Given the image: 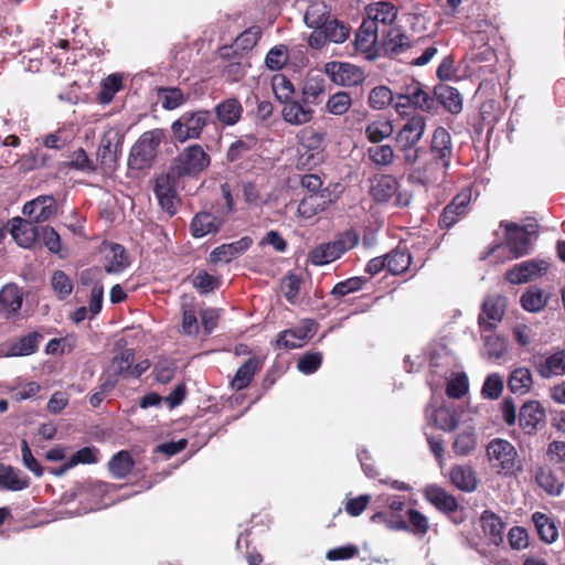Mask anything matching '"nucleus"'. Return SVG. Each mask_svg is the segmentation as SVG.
I'll use <instances>...</instances> for the list:
<instances>
[{
	"instance_id": "f257e3e1",
	"label": "nucleus",
	"mask_w": 565,
	"mask_h": 565,
	"mask_svg": "<svg viewBox=\"0 0 565 565\" xmlns=\"http://www.w3.org/2000/svg\"><path fill=\"white\" fill-rule=\"evenodd\" d=\"M393 107L402 117L408 115L411 108L433 114L436 111V102L424 84L408 76L397 87Z\"/></svg>"
},
{
	"instance_id": "f03ea898",
	"label": "nucleus",
	"mask_w": 565,
	"mask_h": 565,
	"mask_svg": "<svg viewBox=\"0 0 565 565\" xmlns=\"http://www.w3.org/2000/svg\"><path fill=\"white\" fill-rule=\"evenodd\" d=\"M426 129V118L419 114L412 115L395 136V145L403 153L406 164L413 166L420 158L423 148L418 142Z\"/></svg>"
},
{
	"instance_id": "7ed1b4c3",
	"label": "nucleus",
	"mask_w": 565,
	"mask_h": 565,
	"mask_svg": "<svg viewBox=\"0 0 565 565\" xmlns=\"http://www.w3.org/2000/svg\"><path fill=\"white\" fill-rule=\"evenodd\" d=\"M360 235L349 228L339 233L331 242L321 243L308 254L309 262L315 266L328 265L339 259L345 252L359 245Z\"/></svg>"
},
{
	"instance_id": "20e7f679",
	"label": "nucleus",
	"mask_w": 565,
	"mask_h": 565,
	"mask_svg": "<svg viewBox=\"0 0 565 565\" xmlns=\"http://www.w3.org/2000/svg\"><path fill=\"white\" fill-rule=\"evenodd\" d=\"M124 134L117 127H108L100 137L96 151L97 169L104 173H113L118 166L122 152Z\"/></svg>"
},
{
	"instance_id": "39448f33",
	"label": "nucleus",
	"mask_w": 565,
	"mask_h": 565,
	"mask_svg": "<svg viewBox=\"0 0 565 565\" xmlns=\"http://www.w3.org/2000/svg\"><path fill=\"white\" fill-rule=\"evenodd\" d=\"M163 136L160 129L145 131L130 149L128 167L139 171L149 169L157 157Z\"/></svg>"
},
{
	"instance_id": "423d86ee",
	"label": "nucleus",
	"mask_w": 565,
	"mask_h": 565,
	"mask_svg": "<svg viewBox=\"0 0 565 565\" xmlns=\"http://www.w3.org/2000/svg\"><path fill=\"white\" fill-rule=\"evenodd\" d=\"M487 457L492 468L505 476H512L520 469L518 451L508 440L502 438L492 439L486 449Z\"/></svg>"
},
{
	"instance_id": "0eeeda50",
	"label": "nucleus",
	"mask_w": 565,
	"mask_h": 565,
	"mask_svg": "<svg viewBox=\"0 0 565 565\" xmlns=\"http://www.w3.org/2000/svg\"><path fill=\"white\" fill-rule=\"evenodd\" d=\"M424 499L438 512L445 514L455 524H461L465 519L463 508L459 507L457 499L438 484H428L423 489Z\"/></svg>"
},
{
	"instance_id": "6e6552de",
	"label": "nucleus",
	"mask_w": 565,
	"mask_h": 565,
	"mask_svg": "<svg viewBox=\"0 0 565 565\" xmlns=\"http://www.w3.org/2000/svg\"><path fill=\"white\" fill-rule=\"evenodd\" d=\"M211 119V113L205 109L185 111L179 119L172 122L171 131L178 142H185L189 139H199L204 127Z\"/></svg>"
},
{
	"instance_id": "1a4fd4ad",
	"label": "nucleus",
	"mask_w": 565,
	"mask_h": 565,
	"mask_svg": "<svg viewBox=\"0 0 565 565\" xmlns=\"http://www.w3.org/2000/svg\"><path fill=\"white\" fill-rule=\"evenodd\" d=\"M179 178H181V175H177L173 169L170 168L167 173L158 175L154 181V195L161 209L167 212L169 216H173L177 213L178 204L180 203L177 192Z\"/></svg>"
},
{
	"instance_id": "9d476101",
	"label": "nucleus",
	"mask_w": 565,
	"mask_h": 565,
	"mask_svg": "<svg viewBox=\"0 0 565 565\" xmlns=\"http://www.w3.org/2000/svg\"><path fill=\"white\" fill-rule=\"evenodd\" d=\"M210 166V156L200 145L186 147L175 158L171 169L177 175H196Z\"/></svg>"
},
{
	"instance_id": "9b49d317",
	"label": "nucleus",
	"mask_w": 565,
	"mask_h": 565,
	"mask_svg": "<svg viewBox=\"0 0 565 565\" xmlns=\"http://www.w3.org/2000/svg\"><path fill=\"white\" fill-rule=\"evenodd\" d=\"M350 35V26L335 19L330 18L326 24L321 25V29L312 31L308 38V45L311 49L320 50L327 43H343Z\"/></svg>"
},
{
	"instance_id": "f8f14e48",
	"label": "nucleus",
	"mask_w": 565,
	"mask_h": 565,
	"mask_svg": "<svg viewBox=\"0 0 565 565\" xmlns=\"http://www.w3.org/2000/svg\"><path fill=\"white\" fill-rule=\"evenodd\" d=\"M317 329L318 324L315 320L306 319L301 324L279 332L275 341V349L300 348L315 335Z\"/></svg>"
},
{
	"instance_id": "ddd939ff",
	"label": "nucleus",
	"mask_w": 565,
	"mask_h": 565,
	"mask_svg": "<svg viewBox=\"0 0 565 565\" xmlns=\"http://www.w3.org/2000/svg\"><path fill=\"white\" fill-rule=\"evenodd\" d=\"M548 268L550 264L543 259L524 260L509 268L504 278L511 285H522L545 275Z\"/></svg>"
},
{
	"instance_id": "4468645a",
	"label": "nucleus",
	"mask_w": 565,
	"mask_h": 565,
	"mask_svg": "<svg viewBox=\"0 0 565 565\" xmlns=\"http://www.w3.org/2000/svg\"><path fill=\"white\" fill-rule=\"evenodd\" d=\"M472 192L470 188L462 189L444 207L438 218L440 228L449 230L469 212Z\"/></svg>"
},
{
	"instance_id": "2eb2a0df",
	"label": "nucleus",
	"mask_w": 565,
	"mask_h": 565,
	"mask_svg": "<svg viewBox=\"0 0 565 565\" xmlns=\"http://www.w3.org/2000/svg\"><path fill=\"white\" fill-rule=\"evenodd\" d=\"M531 363L542 379H552L565 375V349L557 350L551 354H533Z\"/></svg>"
},
{
	"instance_id": "dca6fc26",
	"label": "nucleus",
	"mask_w": 565,
	"mask_h": 565,
	"mask_svg": "<svg viewBox=\"0 0 565 565\" xmlns=\"http://www.w3.org/2000/svg\"><path fill=\"white\" fill-rule=\"evenodd\" d=\"M546 423L545 408L539 401L525 402L519 412V425L527 436H534Z\"/></svg>"
},
{
	"instance_id": "f3484780",
	"label": "nucleus",
	"mask_w": 565,
	"mask_h": 565,
	"mask_svg": "<svg viewBox=\"0 0 565 565\" xmlns=\"http://www.w3.org/2000/svg\"><path fill=\"white\" fill-rule=\"evenodd\" d=\"M505 246L509 249V259H518L527 255L531 250V233L514 223L505 225Z\"/></svg>"
},
{
	"instance_id": "a211bd4d",
	"label": "nucleus",
	"mask_w": 565,
	"mask_h": 565,
	"mask_svg": "<svg viewBox=\"0 0 565 565\" xmlns=\"http://www.w3.org/2000/svg\"><path fill=\"white\" fill-rule=\"evenodd\" d=\"M338 201V195H333L330 188L305 196L298 204V213L305 218H311L315 215L324 212Z\"/></svg>"
},
{
	"instance_id": "6ab92c4d",
	"label": "nucleus",
	"mask_w": 565,
	"mask_h": 565,
	"mask_svg": "<svg viewBox=\"0 0 565 565\" xmlns=\"http://www.w3.org/2000/svg\"><path fill=\"white\" fill-rule=\"evenodd\" d=\"M482 313L479 315V326L484 331H493L503 319L505 312V298L500 295H490L482 302Z\"/></svg>"
},
{
	"instance_id": "aec40b11",
	"label": "nucleus",
	"mask_w": 565,
	"mask_h": 565,
	"mask_svg": "<svg viewBox=\"0 0 565 565\" xmlns=\"http://www.w3.org/2000/svg\"><path fill=\"white\" fill-rule=\"evenodd\" d=\"M326 71L332 82L342 86H356L365 79L362 68L350 63L331 62L326 65Z\"/></svg>"
},
{
	"instance_id": "412c9836",
	"label": "nucleus",
	"mask_w": 565,
	"mask_h": 565,
	"mask_svg": "<svg viewBox=\"0 0 565 565\" xmlns=\"http://www.w3.org/2000/svg\"><path fill=\"white\" fill-rule=\"evenodd\" d=\"M429 151L431 158L441 162L445 171L449 169L452 158V138L445 127L438 126L431 137Z\"/></svg>"
},
{
	"instance_id": "4be33fe9",
	"label": "nucleus",
	"mask_w": 565,
	"mask_h": 565,
	"mask_svg": "<svg viewBox=\"0 0 565 565\" xmlns=\"http://www.w3.org/2000/svg\"><path fill=\"white\" fill-rule=\"evenodd\" d=\"M398 10L392 2H375L366 7L367 18L363 21H372L379 33L391 28L397 18Z\"/></svg>"
},
{
	"instance_id": "5701e85b",
	"label": "nucleus",
	"mask_w": 565,
	"mask_h": 565,
	"mask_svg": "<svg viewBox=\"0 0 565 565\" xmlns=\"http://www.w3.org/2000/svg\"><path fill=\"white\" fill-rule=\"evenodd\" d=\"M398 189V181L392 174H375L371 179L370 195L377 203L388 202Z\"/></svg>"
},
{
	"instance_id": "b1692460",
	"label": "nucleus",
	"mask_w": 565,
	"mask_h": 565,
	"mask_svg": "<svg viewBox=\"0 0 565 565\" xmlns=\"http://www.w3.org/2000/svg\"><path fill=\"white\" fill-rule=\"evenodd\" d=\"M104 269L107 274H119L129 266V256L125 247L118 243L104 245Z\"/></svg>"
},
{
	"instance_id": "393cba45",
	"label": "nucleus",
	"mask_w": 565,
	"mask_h": 565,
	"mask_svg": "<svg viewBox=\"0 0 565 565\" xmlns=\"http://www.w3.org/2000/svg\"><path fill=\"white\" fill-rule=\"evenodd\" d=\"M38 231L39 225H34L31 221L21 217L12 220L10 233L18 245L23 248H31L38 242Z\"/></svg>"
},
{
	"instance_id": "a878e982",
	"label": "nucleus",
	"mask_w": 565,
	"mask_h": 565,
	"mask_svg": "<svg viewBox=\"0 0 565 565\" xmlns=\"http://www.w3.org/2000/svg\"><path fill=\"white\" fill-rule=\"evenodd\" d=\"M53 196H39L23 205L22 212L33 223L47 221L55 212Z\"/></svg>"
},
{
	"instance_id": "bb28decb",
	"label": "nucleus",
	"mask_w": 565,
	"mask_h": 565,
	"mask_svg": "<svg viewBox=\"0 0 565 565\" xmlns=\"http://www.w3.org/2000/svg\"><path fill=\"white\" fill-rule=\"evenodd\" d=\"M531 475L540 488L550 495H558L563 489V481L556 476L553 469L545 465H535Z\"/></svg>"
},
{
	"instance_id": "cd10ccee",
	"label": "nucleus",
	"mask_w": 565,
	"mask_h": 565,
	"mask_svg": "<svg viewBox=\"0 0 565 565\" xmlns=\"http://www.w3.org/2000/svg\"><path fill=\"white\" fill-rule=\"evenodd\" d=\"M315 110L301 100L291 99L284 104L281 109L282 118L286 122L294 126H301L310 122Z\"/></svg>"
},
{
	"instance_id": "c85d7f7f",
	"label": "nucleus",
	"mask_w": 565,
	"mask_h": 565,
	"mask_svg": "<svg viewBox=\"0 0 565 565\" xmlns=\"http://www.w3.org/2000/svg\"><path fill=\"white\" fill-rule=\"evenodd\" d=\"M253 244L249 236H244L238 241L228 244H222L211 252V260L230 263L234 258L245 253Z\"/></svg>"
},
{
	"instance_id": "c756f323",
	"label": "nucleus",
	"mask_w": 565,
	"mask_h": 565,
	"mask_svg": "<svg viewBox=\"0 0 565 565\" xmlns=\"http://www.w3.org/2000/svg\"><path fill=\"white\" fill-rule=\"evenodd\" d=\"M436 106L440 104L447 111L459 114L462 110V99L457 88L439 84L434 88Z\"/></svg>"
},
{
	"instance_id": "7c9ffc66",
	"label": "nucleus",
	"mask_w": 565,
	"mask_h": 565,
	"mask_svg": "<svg viewBox=\"0 0 565 565\" xmlns=\"http://www.w3.org/2000/svg\"><path fill=\"white\" fill-rule=\"evenodd\" d=\"M23 297L19 287L8 284L0 290V315L9 318L15 315L22 307Z\"/></svg>"
},
{
	"instance_id": "2f4dec72",
	"label": "nucleus",
	"mask_w": 565,
	"mask_h": 565,
	"mask_svg": "<svg viewBox=\"0 0 565 565\" xmlns=\"http://www.w3.org/2000/svg\"><path fill=\"white\" fill-rule=\"evenodd\" d=\"M223 221L210 212H199L192 218L190 225L191 235L195 238H201L210 233H216Z\"/></svg>"
},
{
	"instance_id": "473e14b6",
	"label": "nucleus",
	"mask_w": 565,
	"mask_h": 565,
	"mask_svg": "<svg viewBox=\"0 0 565 565\" xmlns=\"http://www.w3.org/2000/svg\"><path fill=\"white\" fill-rule=\"evenodd\" d=\"M262 361L257 356H250L244 362L236 371L233 380L231 381V387L235 391H242L248 387L255 376V374L262 369Z\"/></svg>"
},
{
	"instance_id": "72a5a7b5",
	"label": "nucleus",
	"mask_w": 565,
	"mask_h": 565,
	"mask_svg": "<svg viewBox=\"0 0 565 565\" xmlns=\"http://www.w3.org/2000/svg\"><path fill=\"white\" fill-rule=\"evenodd\" d=\"M182 332L186 335L196 337L200 331L196 318V300L194 296L184 295L181 298Z\"/></svg>"
},
{
	"instance_id": "f704fd0d",
	"label": "nucleus",
	"mask_w": 565,
	"mask_h": 565,
	"mask_svg": "<svg viewBox=\"0 0 565 565\" xmlns=\"http://www.w3.org/2000/svg\"><path fill=\"white\" fill-rule=\"evenodd\" d=\"M480 523L484 534L489 536L491 543L500 545L503 542L505 523L498 514L491 510H484L481 513Z\"/></svg>"
},
{
	"instance_id": "c9c22d12",
	"label": "nucleus",
	"mask_w": 565,
	"mask_h": 565,
	"mask_svg": "<svg viewBox=\"0 0 565 565\" xmlns=\"http://www.w3.org/2000/svg\"><path fill=\"white\" fill-rule=\"evenodd\" d=\"M387 271L392 275H401L407 271L413 258L406 245L398 244L386 255Z\"/></svg>"
},
{
	"instance_id": "e433bc0d",
	"label": "nucleus",
	"mask_w": 565,
	"mask_h": 565,
	"mask_svg": "<svg viewBox=\"0 0 565 565\" xmlns=\"http://www.w3.org/2000/svg\"><path fill=\"white\" fill-rule=\"evenodd\" d=\"M0 486L9 491H21L30 486V478L19 469L0 463Z\"/></svg>"
},
{
	"instance_id": "4c0bfd02",
	"label": "nucleus",
	"mask_w": 565,
	"mask_h": 565,
	"mask_svg": "<svg viewBox=\"0 0 565 565\" xmlns=\"http://www.w3.org/2000/svg\"><path fill=\"white\" fill-rule=\"evenodd\" d=\"M43 340V334L38 331L28 333L26 335L20 337L13 342L6 356H26L35 353L39 349L40 342Z\"/></svg>"
},
{
	"instance_id": "58836bf2",
	"label": "nucleus",
	"mask_w": 565,
	"mask_h": 565,
	"mask_svg": "<svg viewBox=\"0 0 565 565\" xmlns=\"http://www.w3.org/2000/svg\"><path fill=\"white\" fill-rule=\"evenodd\" d=\"M243 106L237 98H227L215 106V115L220 122L233 126L239 121Z\"/></svg>"
},
{
	"instance_id": "ea45409f",
	"label": "nucleus",
	"mask_w": 565,
	"mask_h": 565,
	"mask_svg": "<svg viewBox=\"0 0 565 565\" xmlns=\"http://www.w3.org/2000/svg\"><path fill=\"white\" fill-rule=\"evenodd\" d=\"M331 18V9L323 1H312L305 12V23L308 28L317 31Z\"/></svg>"
},
{
	"instance_id": "a19ab883",
	"label": "nucleus",
	"mask_w": 565,
	"mask_h": 565,
	"mask_svg": "<svg viewBox=\"0 0 565 565\" xmlns=\"http://www.w3.org/2000/svg\"><path fill=\"white\" fill-rule=\"evenodd\" d=\"M135 465L130 452L128 450H120L109 459L108 470L113 478L121 480L131 473Z\"/></svg>"
},
{
	"instance_id": "79ce46f5",
	"label": "nucleus",
	"mask_w": 565,
	"mask_h": 565,
	"mask_svg": "<svg viewBox=\"0 0 565 565\" xmlns=\"http://www.w3.org/2000/svg\"><path fill=\"white\" fill-rule=\"evenodd\" d=\"M451 483L466 492H472L477 489L478 480L475 471L470 467L454 466L449 472Z\"/></svg>"
},
{
	"instance_id": "37998d69",
	"label": "nucleus",
	"mask_w": 565,
	"mask_h": 565,
	"mask_svg": "<svg viewBox=\"0 0 565 565\" xmlns=\"http://www.w3.org/2000/svg\"><path fill=\"white\" fill-rule=\"evenodd\" d=\"M405 522H399L397 527L404 532H409L414 535L424 536L429 530L428 519L425 514L415 509H407L405 511Z\"/></svg>"
},
{
	"instance_id": "c03bdc74",
	"label": "nucleus",
	"mask_w": 565,
	"mask_h": 565,
	"mask_svg": "<svg viewBox=\"0 0 565 565\" xmlns=\"http://www.w3.org/2000/svg\"><path fill=\"white\" fill-rule=\"evenodd\" d=\"M380 36L381 33L376 31L374 22L363 21L355 34L354 43L356 50L363 53L371 52Z\"/></svg>"
},
{
	"instance_id": "a18cd8bd",
	"label": "nucleus",
	"mask_w": 565,
	"mask_h": 565,
	"mask_svg": "<svg viewBox=\"0 0 565 565\" xmlns=\"http://www.w3.org/2000/svg\"><path fill=\"white\" fill-rule=\"evenodd\" d=\"M135 362V350L124 349L118 352L110 361L108 373L118 377L128 379L130 377V366Z\"/></svg>"
},
{
	"instance_id": "49530a36",
	"label": "nucleus",
	"mask_w": 565,
	"mask_h": 565,
	"mask_svg": "<svg viewBox=\"0 0 565 565\" xmlns=\"http://www.w3.org/2000/svg\"><path fill=\"white\" fill-rule=\"evenodd\" d=\"M532 385V373L525 366L514 369L509 375L508 387L514 394L524 395L530 392Z\"/></svg>"
},
{
	"instance_id": "de8ad7c7",
	"label": "nucleus",
	"mask_w": 565,
	"mask_h": 565,
	"mask_svg": "<svg viewBox=\"0 0 565 565\" xmlns=\"http://www.w3.org/2000/svg\"><path fill=\"white\" fill-rule=\"evenodd\" d=\"M381 38L387 52L397 54L408 47V38L401 28L392 25L381 34Z\"/></svg>"
},
{
	"instance_id": "09e8293b",
	"label": "nucleus",
	"mask_w": 565,
	"mask_h": 565,
	"mask_svg": "<svg viewBox=\"0 0 565 565\" xmlns=\"http://www.w3.org/2000/svg\"><path fill=\"white\" fill-rule=\"evenodd\" d=\"M393 132L392 121L383 117L369 122L364 130L366 139L372 143H380L391 137Z\"/></svg>"
},
{
	"instance_id": "8fccbe9b",
	"label": "nucleus",
	"mask_w": 565,
	"mask_h": 565,
	"mask_svg": "<svg viewBox=\"0 0 565 565\" xmlns=\"http://www.w3.org/2000/svg\"><path fill=\"white\" fill-rule=\"evenodd\" d=\"M468 58L472 64H482L481 68L493 73L494 64L497 62L495 51L488 44L483 43L480 46H473L468 52Z\"/></svg>"
},
{
	"instance_id": "3c124183",
	"label": "nucleus",
	"mask_w": 565,
	"mask_h": 565,
	"mask_svg": "<svg viewBox=\"0 0 565 565\" xmlns=\"http://www.w3.org/2000/svg\"><path fill=\"white\" fill-rule=\"evenodd\" d=\"M70 170H76L86 174H93L97 171V163L93 160L84 148H78L70 156V160L64 163Z\"/></svg>"
},
{
	"instance_id": "603ef678",
	"label": "nucleus",
	"mask_w": 565,
	"mask_h": 565,
	"mask_svg": "<svg viewBox=\"0 0 565 565\" xmlns=\"http://www.w3.org/2000/svg\"><path fill=\"white\" fill-rule=\"evenodd\" d=\"M396 102V90H391L385 85H379L371 89L367 104L372 109L382 110Z\"/></svg>"
},
{
	"instance_id": "864d4df0",
	"label": "nucleus",
	"mask_w": 565,
	"mask_h": 565,
	"mask_svg": "<svg viewBox=\"0 0 565 565\" xmlns=\"http://www.w3.org/2000/svg\"><path fill=\"white\" fill-rule=\"evenodd\" d=\"M532 521L536 527L537 534L545 543H553L558 536L555 523L544 513L535 512Z\"/></svg>"
},
{
	"instance_id": "5fc2aeb1",
	"label": "nucleus",
	"mask_w": 565,
	"mask_h": 565,
	"mask_svg": "<svg viewBox=\"0 0 565 565\" xmlns=\"http://www.w3.org/2000/svg\"><path fill=\"white\" fill-rule=\"evenodd\" d=\"M521 306L529 312H539L545 308L547 298L541 288L531 286L527 288L520 299Z\"/></svg>"
},
{
	"instance_id": "6e6d98bb",
	"label": "nucleus",
	"mask_w": 565,
	"mask_h": 565,
	"mask_svg": "<svg viewBox=\"0 0 565 565\" xmlns=\"http://www.w3.org/2000/svg\"><path fill=\"white\" fill-rule=\"evenodd\" d=\"M98 455L99 450L96 447H83L79 450H77L74 455H72L70 460L60 468L56 475H62L68 469L77 466L78 463H96L98 461Z\"/></svg>"
},
{
	"instance_id": "4d7b16f0",
	"label": "nucleus",
	"mask_w": 565,
	"mask_h": 565,
	"mask_svg": "<svg viewBox=\"0 0 565 565\" xmlns=\"http://www.w3.org/2000/svg\"><path fill=\"white\" fill-rule=\"evenodd\" d=\"M158 96L161 99L162 108L166 110H173L182 106L189 97L179 87H160L158 88Z\"/></svg>"
},
{
	"instance_id": "13d9d810",
	"label": "nucleus",
	"mask_w": 565,
	"mask_h": 565,
	"mask_svg": "<svg viewBox=\"0 0 565 565\" xmlns=\"http://www.w3.org/2000/svg\"><path fill=\"white\" fill-rule=\"evenodd\" d=\"M324 134L317 131L311 127L302 129L298 134L299 148L309 151L323 152L322 142Z\"/></svg>"
},
{
	"instance_id": "bf43d9fd",
	"label": "nucleus",
	"mask_w": 565,
	"mask_h": 565,
	"mask_svg": "<svg viewBox=\"0 0 565 565\" xmlns=\"http://www.w3.org/2000/svg\"><path fill=\"white\" fill-rule=\"evenodd\" d=\"M367 158L379 167H390L395 159L394 149L390 145L375 143L367 148Z\"/></svg>"
},
{
	"instance_id": "052dcab7",
	"label": "nucleus",
	"mask_w": 565,
	"mask_h": 565,
	"mask_svg": "<svg viewBox=\"0 0 565 565\" xmlns=\"http://www.w3.org/2000/svg\"><path fill=\"white\" fill-rule=\"evenodd\" d=\"M122 88V77L119 74H110L102 82L100 92L98 93V102L109 104L116 93Z\"/></svg>"
},
{
	"instance_id": "680f3d73",
	"label": "nucleus",
	"mask_w": 565,
	"mask_h": 565,
	"mask_svg": "<svg viewBox=\"0 0 565 565\" xmlns=\"http://www.w3.org/2000/svg\"><path fill=\"white\" fill-rule=\"evenodd\" d=\"M445 170V167L438 160L431 158L416 169L417 178L422 184L433 183L437 180L438 173Z\"/></svg>"
},
{
	"instance_id": "e2e57ef3",
	"label": "nucleus",
	"mask_w": 565,
	"mask_h": 565,
	"mask_svg": "<svg viewBox=\"0 0 565 565\" xmlns=\"http://www.w3.org/2000/svg\"><path fill=\"white\" fill-rule=\"evenodd\" d=\"M51 286L60 300L66 299L73 292V282L63 270H55L51 278Z\"/></svg>"
},
{
	"instance_id": "0e129e2a",
	"label": "nucleus",
	"mask_w": 565,
	"mask_h": 565,
	"mask_svg": "<svg viewBox=\"0 0 565 565\" xmlns=\"http://www.w3.org/2000/svg\"><path fill=\"white\" fill-rule=\"evenodd\" d=\"M271 86L276 98L285 104L292 99L295 93L294 85L289 78L282 74H277L273 77Z\"/></svg>"
},
{
	"instance_id": "69168bd1",
	"label": "nucleus",
	"mask_w": 565,
	"mask_h": 565,
	"mask_svg": "<svg viewBox=\"0 0 565 565\" xmlns=\"http://www.w3.org/2000/svg\"><path fill=\"white\" fill-rule=\"evenodd\" d=\"M369 278L365 277H350L345 280L335 284L333 289L331 290V295L334 296L337 299H340L351 292L361 290Z\"/></svg>"
},
{
	"instance_id": "338daca9",
	"label": "nucleus",
	"mask_w": 565,
	"mask_h": 565,
	"mask_svg": "<svg viewBox=\"0 0 565 565\" xmlns=\"http://www.w3.org/2000/svg\"><path fill=\"white\" fill-rule=\"evenodd\" d=\"M352 105L351 95L347 92H337L331 95L326 104L327 110L335 116L344 115Z\"/></svg>"
},
{
	"instance_id": "774afa93",
	"label": "nucleus",
	"mask_w": 565,
	"mask_h": 565,
	"mask_svg": "<svg viewBox=\"0 0 565 565\" xmlns=\"http://www.w3.org/2000/svg\"><path fill=\"white\" fill-rule=\"evenodd\" d=\"M288 58V47L284 44H279L268 51L265 57V64L270 71H279L287 64Z\"/></svg>"
}]
</instances>
